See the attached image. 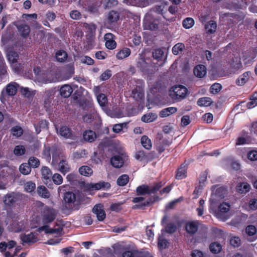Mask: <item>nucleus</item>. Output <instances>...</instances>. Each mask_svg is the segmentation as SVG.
<instances>
[{"label":"nucleus","mask_w":257,"mask_h":257,"mask_svg":"<svg viewBox=\"0 0 257 257\" xmlns=\"http://www.w3.org/2000/svg\"><path fill=\"white\" fill-rule=\"evenodd\" d=\"M146 154L143 151H138L135 154V158L139 161H146Z\"/></svg>","instance_id":"obj_56"},{"label":"nucleus","mask_w":257,"mask_h":257,"mask_svg":"<svg viewBox=\"0 0 257 257\" xmlns=\"http://www.w3.org/2000/svg\"><path fill=\"white\" fill-rule=\"evenodd\" d=\"M36 188V184L32 181L27 182L25 184V189L27 192H31Z\"/></svg>","instance_id":"obj_63"},{"label":"nucleus","mask_w":257,"mask_h":257,"mask_svg":"<svg viewBox=\"0 0 257 257\" xmlns=\"http://www.w3.org/2000/svg\"><path fill=\"white\" fill-rule=\"evenodd\" d=\"M170 96L174 100L180 101L189 94L188 89L182 85H175L170 89Z\"/></svg>","instance_id":"obj_5"},{"label":"nucleus","mask_w":257,"mask_h":257,"mask_svg":"<svg viewBox=\"0 0 257 257\" xmlns=\"http://www.w3.org/2000/svg\"><path fill=\"white\" fill-rule=\"evenodd\" d=\"M83 138L85 141L92 143L96 138V135L95 132L91 130H86L84 132Z\"/></svg>","instance_id":"obj_30"},{"label":"nucleus","mask_w":257,"mask_h":257,"mask_svg":"<svg viewBox=\"0 0 257 257\" xmlns=\"http://www.w3.org/2000/svg\"><path fill=\"white\" fill-rule=\"evenodd\" d=\"M60 135L65 139L74 140L75 136L72 131L67 126H62L59 131Z\"/></svg>","instance_id":"obj_22"},{"label":"nucleus","mask_w":257,"mask_h":257,"mask_svg":"<svg viewBox=\"0 0 257 257\" xmlns=\"http://www.w3.org/2000/svg\"><path fill=\"white\" fill-rule=\"evenodd\" d=\"M37 193L39 196L44 198L48 199L50 196L49 191L44 186H40L38 187Z\"/></svg>","instance_id":"obj_36"},{"label":"nucleus","mask_w":257,"mask_h":257,"mask_svg":"<svg viewBox=\"0 0 257 257\" xmlns=\"http://www.w3.org/2000/svg\"><path fill=\"white\" fill-rule=\"evenodd\" d=\"M210 251L214 254L219 253L222 249V246L218 242H213L209 245Z\"/></svg>","instance_id":"obj_40"},{"label":"nucleus","mask_w":257,"mask_h":257,"mask_svg":"<svg viewBox=\"0 0 257 257\" xmlns=\"http://www.w3.org/2000/svg\"><path fill=\"white\" fill-rule=\"evenodd\" d=\"M23 199V194L18 192L8 193L3 197L4 208L7 212H11Z\"/></svg>","instance_id":"obj_3"},{"label":"nucleus","mask_w":257,"mask_h":257,"mask_svg":"<svg viewBox=\"0 0 257 257\" xmlns=\"http://www.w3.org/2000/svg\"><path fill=\"white\" fill-rule=\"evenodd\" d=\"M79 172L81 175L86 177H89L93 174L92 168L87 166H83L80 167Z\"/></svg>","instance_id":"obj_38"},{"label":"nucleus","mask_w":257,"mask_h":257,"mask_svg":"<svg viewBox=\"0 0 257 257\" xmlns=\"http://www.w3.org/2000/svg\"><path fill=\"white\" fill-rule=\"evenodd\" d=\"M248 211H255L257 210V198L250 199L246 205Z\"/></svg>","instance_id":"obj_45"},{"label":"nucleus","mask_w":257,"mask_h":257,"mask_svg":"<svg viewBox=\"0 0 257 257\" xmlns=\"http://www.w3.org/2000/svg\"><path fill=\"white\" fill-rule=\"evenodd\" d=\"M110 163L112 166L114 168H120L123 166L124 161L121 156L115 155L111 158Z\"/></svg>","instance_id":"obj_26"},{"label":"nucleus","mask_w":257,"mask_h":257,"mask_svg":"<svg viewBox=\"0 0 257 257\" xmlns=\"http://www.w3.org/2000/svg\"><path fill=\"white\" fill-rule=\"evenodd\" d=\"M111 76V71L109 69H107L100 76V80L101 81L107 80L109 79Z\"/></svg>","instance_id":"obj_62"},{"label":"nucleus","mask_w":257,"mask_h":257,"mask_svg":"<svg viewBox=\"0 0 257 257\" xmlns=\"http://www.w3.org/2000/svg\"><path fill=\"white\" fill-rule=\"evenodd\" d=\"M230 244L234 247H238L241 245V240L238 236H232L230 239Z\"/></svg>","instance_id":"obj_52"},{"label":"nucleus","mask_w":257,"mask_h":257,"mask_svg":"<svg viewBox=\"0 0 257 257\" xmlns=\"http://www.w3.org/2000/svg\"><path fill=\"white\" fill-rule=\"evenodd\" d=\"M59 170L63 174H65L69 171L70 167L65 160H62L58 164Z\"/></svg>","instance_id":"obj_37"},{"label":"nucleus","mask_w":257,"mask_h":257,"mask_svg":"<svg viewBox=\"0 0 257 257\" xmlns=\"http://www.w3.org/2000/svg\"><path fill=\"white\" fill-rule=\"evenodd\" d=\"M235 189L238 193L245 194L250 191V186L246 182H240L236 185Z\"/></svg>","instance_id":"obj_25"},{"label":"nucleus","mask_w":257,"mask_h":257,"mask_svg":"<svg viewBox=\"0 0 257 257\" xmlns=\"http://www.w3.org/2000/svg\"><path fill=\"white\" fill-rule=\"evenodd\" d=\"M183 26L185 29H190L194 25V20L192 18H187L182 22Z\"/></svg>","instance_id":"obj_50"},{"label":"nucleus","mask_w":257,"mask_h":257,"mask_svg":"<svg viewBox=\"0 0 257 257\" xmlns=\"http://www.w3.org/2000/svg\"><path fill=\"white\" fill-rule=\"evenodd\" d=\"M164 55V52L161 49H156L153 52V57L154 59L160 60Z\"/></svg>","instance_id":"obj_60"},{"label":"nucleus","mask_w":257,"mask_h":257,"mask_svg":"<svg viewBox=\"0 0 257 257\" xmlns=\"http://www.w3.org/2000/svg\"><path fill=\"white\" fill-rule=\"evenodd\" d=\"M144 27L146 30L157 31L160 34H166L168 30V24L162 21L161 17H152L146 14L144 20Z\"/></svg>","instance_id":"obj_1"},{"label":"nucleus","mask_w":257,"mask_h":257,"mask_svg":"<svg viewBox=\"0 0 257 257\" xmlns=\"http://www.w3.org/2000/svg\"><path fill=\"white\" fill-rule=\"evenodd\" d=\"M136 87L132 90V96L135 100L141 101L144 99V92L143 88L144 82L143 80L138 79L136 81Z\"/></svg>","instance_id":"obj_8"},{"label":"nucleus","mask_w":257,"mask_h":257,"mask_svg":"<svg viewBox=\"0 0 257 257\" xmlns=\"http://www.w3.org/2000/svg\"><path fill=\"white\" fill-rule=\"evenodd\" d=\"M177 226L173 223H169L165 226V230L168 233H173L177 230Z\"/></svg>","instance_id":"obj_55"},{"label":"nucleus","mask_w":257,"mask_h":257,"mask_svg":"<svg viewBox=\"0 0 257 257\" xmlns=\"http://www.w3.org/2000/svg\"><path fill=\"white\" fill-rule=\"evenodd\" d=\"M134 257H154L153 255L148 251L145 252H134Z\"/></svg>","instance_id":"obj_64"},{"label":"nucleus","mask_w":257,"mask_h":257,"mask_svg":"<svg viewBox=\"0 0 257 257\" xmlns=\"http://www.w3.org/2000/svg\"><path fill=\"white\" fill-rule=\"evenodd\" d=\"M7 57L10 63H15L17 62L19 55L17 52L14 51H9L7 52Z\"/></svg>","instance_id":"obj_44"},{"label":"nucleus","mask_w":257,"mask_h":257,"mask_svg":"<svg viewBox=\"0 0 257 257\" xmlns=\"http://www.w3.org/2000/svg\"><path fill=\"white\" fill-rule=\"evenodd\" d=\"M55 58L57 61L63 63L67 60L68 58V54L65 51L63 50H59L56 52Z\"/></svg>","instance_id":"obj_34"},{"label":"nucleus","mask_w":257,"mask_h":257,"mask_svg":"<svg viewBox=\"0 0 257 257\" xmlns=\"http://www.w3.org/2000/svg\"><path fill=\"white\" fill-rule=\"evenodd\" d=\"M20 239L23 245L25 244L30 245L38 241L36 234L34 232H31L29 234H21Z\"/></svg>","instance_id":"obj_14"},{"label":"nucleus","mask_w":257,"mask_h":257,"mask_svg":"<svg viewBox=\"0 0 257 257\" xmlns=\"http://www.w3.org/2000/svg\"><path fill=\"white\" fill-rule=\"evenodd\" d=\"M163 186L162 182L155 183L153 186L143 184L137 187L136 193L139 196L155 194L160 190Z\"/></svg>","instance_id":"obj_4"},{"label":"nucleus","mask_w":257,"mask_h":257,"mask_svg":"<svg viewBox=\"0 0 257 257\" xmlns=\"http://www.w3.org/2000/svg\"><path fill=\"white\" fill-rule=\"evenodd\" d=\"M115 39L116 36L112 33H108L105 34L104 36L105 45L108 49L113 50L116 47Z\"/></svg>","instance_id":"obj_13"},{"label":"nucleus","mask_w":257,"mask_h":257,"mask_svg":"<svg viewBox=\"0 0 257 257\" xmlns=\"http://www.w3.org/2000/svg\"><path fill=\"white\" fill-rule=\"evenodd\" d=\"M131 53V49L127 47H124L120 49L116 54V57L118 60H122L128 57Z\"/></svg>","instance_id":"obj_31"},{"label":"nucleus","mask_w":257,"mask_h":257,"mask_svg":"<svg viewBox=\"0 0 257 257\" xmlns=\"http://www.w3.org/2000/svg\"><path fill=\"white\" fill-rule=\"evenodd\" d=\"M119 18V13L116 11L111 10L107 14L106 22L110 26H114Z\"/></svg>","instance_id":"obj_19"},{"label":"nucleus","mask_w":257,"mask_h":257,"mask_svg":"<svg viewBox=\"0 0 257 257\" xmlns=\"http://www.w3.org/2000/svg\"><path fill=\"white\" fill-rule=\"evenodd\" d=\"M84 197V194L78 191L75 193L68 191L64 193L63 199L71 210H75L80 208L81 203L85 200Z\"/></svg>","instance_id":"obj_2"},{"label":"nucleus","mask_w":257,"mask_h":257,"mask_svg":"<svg viewBox=\"0 0 257 257\" xmlns=\"http://www.w3.org/2000/svg\"><path fill=\"white\" fill-rule=\"evenodd\" d=\"M92 211L96 214L98 221H103L106 217V213L104 210L103 205L100 203L95 205L92 208Z\"/></svg>","instance_id":"obj_17"},{"label":"nucleus","mask_w":257,"mask_h":257,"mask_svg":"<svg viewBox=\"0 0 257 257\" xmlns=\"http://www.w3.org/2000/svg\"><path fill=\"white\" fill-rule=\"evenodd\" d=\"M211 197L210 199V208L215 205L216 199H223L227 193V190L223 187H219L212 191Z\"/></svg>","instance_id":"obj_10"},{"label":"nucleus","mask_w":257,"mask_h":257,"mask_svg":"<svg viewBox=\"0 0 257 257\" xmlns=\"http://www.w3.org/2000/svg\"><path fill=\"white\" fill-rule=\"evenodd\" d=\"M26 152V149L24 146L18 145L16 146L14 150V153L17 156H20L24 155Z\"/></svg>","instance_id":"obj_49"},{"label":"nucleus","mask_w":257,"mask_h":257,"mask_svg":"<svg viewBox=\"0 0 257 257\" xmlns=\"http://www.w3.org/2000/svg\"><path fill=\"white\" fill-rule=\"evenodd\" d=\"M221 88L222 86L220 84L215 83L210 87V90L212 93L215 94L218 93L221 90Z\"/></svg>","instance_id":"obj_61"},{"label":"nucleus","mask_w":257,"mask_h":257,"mask_svg":"<svg viewBox=\"0 0 257 257\" xmlns=\"http://www.w3.org/2000/svg\"><path fill=\"white\" fill-rule=\"evenodd\" d=\"M19 84L15 82H11L8 84L5 89L2 92V96L4 97L6 95L9 96H13L16 94L18 89L19 88Z\"/></svg>","instance_id":"obj_12"},{"label":"nucleus","mask_w":257,"mask_h":257,"mask_svg":"<svg viewBox=\"0 0 257 257\" xmlns=\"http://www.w3.org/2000/svg\"><path fill=\"white\" fill-rule=\"evenodd\" d=\"M230 209V205L227 203H222L218 206L219 213H224L227 212Z\"/></svg>","instance_id":"obj_57"},{"label":"nucleus","mask_w":257,"mask_h":257,"mask_svg":"<svg viewBox=\"0 0 257 257\" xmlns=\"http://www.w3.org/2000/svg\"><path fill=\"white\" fill-rule=\"evenodd\" d=\"M217 28L216 23L212 20L207 22L205 25V29L207 34L210 35L215 32Z\"/></svg>","instance_id":"obj_32"},{"label":"nucleus","mask_w":257,"mask_h":257,"mask_svg":"<svg viewBox=\"0 0 257 257\" xmlns=\"http://www.w3.org/2000/svg\"><path fill=\"white\" fill-rule=\"evenodd\" d=\"M211 104V98L204 97L199 98L197 101V104L200 106H208Z\"/></svg>","instance_id":"obj_46"},{"label":"nucleus","mask_w":257,"mask_h":257,"mask_svg":"<svg viewBox=\"0 0 257 257\" xmlns=\"http://www.w3.org/2000/svg\"><path fill=\"white\" fill-rule=\"evenodd\" d=\"M110 186V184L108 182L100 181L95 184H87L86 188L90 190H98L100 189L107 190L109 189Z\"/></svg>","instance_id":"obj_15"},{"label":"nucleus","mask_w":257,"mask_h":257,"mask_svg":"<svg viewBox=\"0 0 257 257\" xmlns=\"http://www.w3.org/2000/svg\"><path fill=\"white\" fill-rule=\"evenodd\" d=\"M193 72L196 77L202 78L206 74V68L203 65H198L194 67Z\"/></svg>","instance_id":"obj_27"},{"label":"nucleus","mask_w":257,"mask_h":257,"mask_svg":"<svg viewBox=\"0 0 257 257\" xmlns=\"http://www.w3.org/2000/svg\"><path fill=\"white\" fill-rule=\"evenodd\" d=\"M16 27L19 33L22 37L25 39L28 37L30 33V28L29 25L21 24L16 25Z\"/></svg>","instance_id":"obj_24"},{"label":"nucleus","mask_w":257,"mask_h":257,"mask_svg":"<svg viewBox=\"0 0 257 257\" xmlns=\"http://www.w3.org/2000/svg\"><path fill=\"white\" fill-rule=\"evenodd\" d=\"M185 48V46L183 43H178L173 47L172 51L174 55H177L182 53Z\"/></svg>","instance_id":"obj_41"},{"label":"nucleus","mask_w":257,"mask_h":257,"mask_svg":"<svg viewBox=\"0 0 257 257\" xmlns=\"http://www.w3.org/2000/svg\"><path fill=\"white\" fill-rule=\"evenodd\" d=\"M29 166L33 168H37L40 166L39 160L35 157H31L28 160V163Z\"/></svg>","instance_id":"obj_51"},{"label":"nucleus","mask_w":257,"mask_h":257,"mask_svg":"<svg viewBox=\"0 0 257 257\" xmlns=\"http://www.w3.org/2000/svg\"><path fill=\"white\" fill-rule=\"evenodd\" d=\"M97 101L101 106H105L107 102V98L105 94L101 93L97 96Z\"/></svg>","instance_id":"obj_54"},{"label":"nucleus","mask_w":257,"mask_h":257,"mask_svg":"<svg viewBox=\"0 0 257 257\" xmlns=\"http://www.w3.org/2000/svg\"><path fill=\"white\" fill-rule=\"evenodd\" d=\"M141 142L142 146L146 149L150 150L152 148V142L151 140L147 136L142 137Z\"/></svg>","instance_id":"obj_43"},{"label":"nucleus","mask_w":257,"mask_h":257,"mask_svg":"<svg viewBox=\"0 0 257 257\" xmlns=\"http://www.w3.org/2000/svg\"><path fill=\"white\" fill-rule=\"evenodd\" d=\"M136 67L142 72H147L153 67L152 60L145 58L143 54H140L137 60Z\"/></svg>","instance_id":"obj_7"},{"label":"nucleus","mask_w":257,"mask_h":257,"mask_svg":"<svg viewBox=\"0 0 257 257\" xmlns=\"http://www.w3.org/2000/svg\"><path fill=\"white\" fill-rule=\"evenodd\" d=\"M84 2V5L88 12L92 14L98 12V8L100 4L97 0H85Z\"/></svg>","instance_id":"obj_20"},{"label":"nucleus","mask_w":257,"mask_h":257,"mask_svg":"<svg viewBox=\"0 0 257 257\" xmlns=\"http://www.w3.org/2000/svg\"><path fill=\"white\" fill-rule=\"evenodd\" d=\"M157 118V115L156 113L150 112L143 115L141 120L145 122H151L154 121Z\"/></svg>","instance_id":"obj_39"},{"label":"nucleus","mask_w":257,"mask_h":257,"mask_svg":"<svg viewBox=\"0 0 257 257\" xmlns=\"http://www.w3.org/2000/svg\"><path fill=\"white\" fill-rule=\"evenodd\" d=\"M163 10L161 6H156L152 8L146 14L152 17H161V16H162L164 19H166L163 16Z\"/></svg>","instance_id":"obj_29"},{"label":"nucleus","mask_w":257,"mask_h":257,"mask_svg":"<svg viewBox=\"0 0 257 257\" xmlns=\"http://www.w3.org/2000/svg\"><path fill=\"white\" fill-rule=\"evenodd\" d=\"M54 92L51 90L45 91L44 94V106L46 111L50 110L52 99H53Z\"/></svg>","instance_id":"obj_18"},{"label":"nucleus","mask_w":257,"mask_h":257,"mask_svg":"<svg viewBox=\"0 0 257 257\" xmlns=\"http://www.w3.org/2000/svg\"><path fill=\"white\" fill-rule=\"evenodd\" d=\"M199 223L198 221H188L185 224V230L189 234H194L198 230Z\"/></svg>","instance_id":"obj_21"},{"label":"nucleus","mask_w":257,"mask_h":257,"mask_svg":"<svg viewBox=\"0 0 257 257\" xmlns=\"http://www.w3.org/2000/svg\"><path fill=\"white\" fill-rule=\"evenodd\" d=\"M11 133L13 136L19 137L23 135V130L21 126L16 125L11 128Z\"/></svg>","instance_id":"obj_48"},{"label":"nucleus","mask_w":257,"mask_h":257,"mask_svg":"<svg viewBox=\"0 0 257 257\" xmlns=\"http://www.w3.org/2000/svg\"><path fill=\"white\" fill-rule=\"evenodd\" d=\"M51 180L52 182H53L56 185H59L63 182V178L60 174L55 173L52 176Z\"/></svg>","instance_id":"obj_53"},{"label":"nucleus","mask_w":257,"mask_h":257,"mask_svg":"<svg viewBox=\"0 0 257 257\" xmlns=\"http://www.w3.org/2000/svg\"><path fill=\"white\" fill-rule=\"evenodd\" d=\"M177 108L175 107H169L162 109L160 112V116L161 117H166L176 112Z\"/></svg>","instance_id":"obj_33"},{"label":"nucleus","mask_w":257,"mask_h":257,"mask_svg":"<svg viewBox=\"0 0 257 257\" xmlns=\"http://www.w3.org/2000/svg\"><path fill=\"white\" fill-rule=\"evenodd\" d=\"M245 232L249 236H252L256 232V228L253 225H249L245 228Z\"/></svg>","instance_id":"obj_59"},{"label":"nucleus","mask_w":257,"mask_h":257,"mask_svg":"<svg viewBox=\"0 0 257 257\" xmlns=\"http://www.w3.org/2000/svg\"><path fill=\"white\" fill-rule=\"evenodd\" d=\"M43 222L45 224L53 222L56 216V212L53 208L45 206L41 212Z\"/></svg>","instance_id":"obj_9"},{"label":"nucleus","mask_w":257,"mask_h":257,"mask_svg":"<svg viewBox=\"0 0 257 257\" xmlns=\"http://www.w3.org/2000/svg\"><path fill=\"white\" fill-rule=\"evenodd\" d=\"M158 197L157 196H152L151 197H149L145 202L143 203H141L140 204H138L134 205L133 206V209H145L146 207L147 206H150L153 204L157 199H158Z\"/></svg>","instance_id":"obj_23"},{"label":"nucleus","mask_w":257,"mask_h":257,"mask_svg":"<svg viewBox=\"0 0 257 257\" xmlns=\"http://www.w3.org/2000/svg\"><path fill=\"white\" fill-rule=\"evenodd\" d=\"M250 71H247L241 75L236 80V84L239 86L244 85L249 79Z\"/></svg>","instance_id":"obj_35"},{"label":"nucleus","mask_w":257,"mask_h":257,"mask_svg":"<svg viewBox=\"0 0 257 257\" xmlns=\"http://www.w3.org/2000/svg\"><path fill=\"white\" fill-rule=\"evenodd\" d=\"M129 177L126 174H123L120 176L117 179V184L119 186H124L129 181Z\"/></svg>","instance_id":"obj_42"},{"label":"nucleus","mask_w":257,"mask_h":257,"mask_svg":"<svg viewBox=\"0 0 257 257\" xmlns=\"http://www.w3.org/2000/svg\"><path fill=\"white\" fill-rule=\"evenodd\" d=\"M20 172L23 175H28L31 171V168L28 163H23L19 167Z\"/></svg>","instance_id":"obj_47"},{"label":"nucleus","mask_w":257,"mask_h":257,"mask_svg":"<svg viewBox=\"0 0 257 257\" xmlns=\"http://www.w3.org/2000/svg\"><path fill=\"white\" fill-rule=\"evenodd\" d=\"M249 143L250 141L248 137L245 138L243 137H239L236 139L235 144L236 146H240L245 144H249Z\"/></svg>","instance_id":"obj_58"},{"label":"nucleus","mask_w":257,"mask_h":257,"mask_svg":"<svg viewBox=\"0 0 257 257\" xmlns=\"http://www.w3.org/2000/svg\"><path fill=\"white\" fill-rule=\"evenodd\" d=\"M73 91V89L70 85L65 84L60 89V93L63 97L68 98L72 94Z\"/></svg>","instance_id":"obj_28"},{"label":"nucleus","mask_w":257,"mask_h":257,"mask_svg":"<svg viewBox=\"0 0 257 257\" xmlns=\"http://www.w3.org/2000/svg\"><path fill=\"white\" fill-rule=\"evenodd\" d=\"M188 164L185 162L181 164L176 171L175 179L182 180L185 179L187 176Z\"/></svg>","instance_id":"obj_16"},{"label":"nucleus","mask_w":257,"mask_h":257,"mask_svg":"<svg viewBox=\"0 0 257 257\" xmlns=\"http://www.w3.org/2000/svg\"><path fill=\"white\" fill-rule=\"evenodd\" d=\"M42 179L44 183L49 188H53V184L51 178L52 173L51 170L47 166H43L41 169Z\"/></svg>","instance_id":"obj_11"},{"label":"nucleus","mask_w":257,"mask_h":257,"mask_svg":"<svg viewBox=\"0 0 257 257\" xmlns=\"http://www.w3.org/2000/svg\"><path fill=\"white\" fill-rule=\"evenodd\" d=\"M172 143V141L169 138L164 137L162 134L158 133L155 139V147L157 151L159 154H162L166 150L169 152L170 150L167 149Z\"/></svg>","instance_id":"obj_6"}]
</instances>
